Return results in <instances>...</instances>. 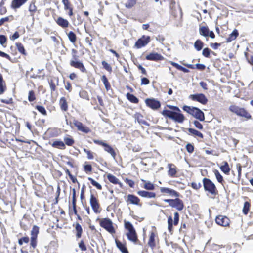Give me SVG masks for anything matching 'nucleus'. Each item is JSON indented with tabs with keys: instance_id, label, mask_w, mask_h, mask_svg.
Segmentation results:
<instances>
[{
	"instance_id": "1",
	"label": "nucleus",
	"mask_w": 253,
	"mask_h": 253,
	"mask_svg": "<svg viewBox=\"0 0 253 253\" xmlns=\"http://www.w3.org/2000/svg\"><path fill=\"white\" fill-rule=\"evenodd\" d=\"M125 228L128 230V232L126 234L128 239L133 242L137 241V237L135 230L132 224L128 221H125Z\"/></svg>"
},
{
	"instance_id": "2",
	"label": "nucleus",
	"mask_w": 253,
	"mask_h": 253,
	"mask_svg": "<svg viewBox=\"0 0 253 253\" xmlns=\"http://www.w3.org/2000/svg\"><path fill=\"white\" fill-rule=\"evenodd\" d=\"M163 114L169 118L179 123H182L184 117L180 112H162Z\"/></svg>"
},
{
	"instance_id": "3",
	"label": "nucleus",
	"mask_w": 253,
	"mask_h": 253,
	"mask_svg": "<svg viewBox=\"0 0 253 253\" xmlns=\"http://www.w3.org/2000/svg\"><path fill=\"white\" fill-rule=\"evenodd\" d=\"M204 189L212 194H216L217 192L214 183L209 179L204 178L203 180Z\"/></svg>"
},
{
	"instance_id": "4",
	"label": "nucleus",
	"mask_w": 253,
	"mask_h": 253,
	"mask_svg": "<svg viewBox=\"0 0 253 253\" xmlns=\"http://www.w3.org/2000/svg\"><path fill=\"white\" fill-rule=\"evenodd\" d=\"M100 225L105 228L110 233H114L115 230L113 227V223L109 218H103L100 220Z\"/></svg>"
},
{
	"instance_id": "5",
	"label": "nucleus",
	"mask_w": 253,
	"mask_h": 253,
	"mask_svg": "<svg viewBox=\"0 0 253 253\" xmlns=\"http://www.w3.org/2000/svg\"><path fill=\"white\" fill-rule=\"evenodd\" d=\"M164 201L168 203L170 206L176 208L178 211H181L184 207L182 201L178 198L175 199H165Z\"/></svg>"
},
{
	"instance_id": "6",
	"label": "nucleus",
	"mask_w": 253,
	"mask_h": 253,
	"mask_svg": "<svg viewBox=\"0 0 253 253\" xmlns=\"http://www.w3.org/2000/svg\"><path fill=\"white\" fill-rule=\"evenodd\" d=\"M94 142L97 144L100 145L104 147V150L110 154V155L115 158L116 157V153L113 148L108 144L104 142L101 140H94Z\"/></svg>"
},
{
	"instance_id": "7",
	"label": "nucleus",
	"mask_w": 253,
	"mask_h": 253,
	"mask_svg": "<svg viewBox=\"0 0 253 253\" xmlns=\"http://www.w3.org/2000/svg\"><path fill=\"white\" fill-rule=\"evenodd\" d=\"M90 204L94 212L97 213L100 212V206L98 200L93 194L90 195Z\"/></svg>"
},
{
	"instance_id": "8",
	"label": "nucleus",
	"mask_w": 253,
	"mask_h": 253,
	"mask_svg": "<svg viewBox=\"0 0 253 253\" xmlns=\"http://www.w3.org/2000/svg\"><path fill=\"white\" fill-rule=\"evenodd\" d=\"M150 42V37L143 36L141 38L139 39L135 44V47L137 48H140Z\"/></svg>"
},
{
	"instance_id": "9",
	"label": "nucleus",
	"mask_w": 253,
	"mask_h": 253,
	"mask_svg": "<svg viewBox=\"0 0 253 253\" xmlns=\"http://www.w3.org/2000/svg\"><path fill=\"white\" fill-rule=\"evenodd\" d=\"M216 223L222 226H228L229 225L230 220L225 216L219 215L215 219Z\"/></svg>"
},
{
	"instance_id": "10",
	"label": "nucleus",
	"mask_w": 253,
	"mask_h": 253,
	"mask_svg": "<svg viewBox=\"0 0 253 253\" xmlns=\"http://www.w3.org/2000/svg\"><path fill=\"white\" fill-rule=\"evenodd\" d=\"M146 104L152 109L156 110L160 107V103L155 99H147L145 100Z\"/></svg>"
},
{
	"instance_id": "11",
	"label": "nucleus",
	"mask_w": 253,
	"mask_h": 253,
	"mask_svg": "<svg viewBox=\"0 0 253 253\" xmlns=\"http://www.w3.org/2000/svg\"><path fill=\"white\" fill-rule=\"evenodd\" d=\"M190 97L192 100L197 101L204 104L207 102V99L203 94L190 95Z\"/></svg>"
},
{
	"instance_id": "12",
	"label": "nucleus",
	"mask_w": 253,
	"mask_h": 253,
	"mask_svg": "<svg viewBox=\"0 0 253 253\" xmlns=\"http://www.w3.org/2000/svg\"><path fill=\"white\" fill-rule=\"evenodd\" d=\"M62 2L64 5V10L68 11L69 16H72L73 15V7L69 0H62Z\"/></svg>"
},
{
	"instance_id": "13",
	"label": "nucleus",
	"mask_w": 253,
	"mask_h": 253,
	"mask_svg": "<svg viewBox=\"0 0 253 253\" xmlns=\"http://www.w3.org/2000/svg\"><path fill=\"white\" fill-rule=\"evenodd\" d=\"M146 59L148 60L159 61L163 60L164 58L157 53H151L146 56Z\"/></svg>"
},
{
	"instance_id": "14",
	"label": "nucleus",
	"mask_w": 253,
	"mask_h": 253,
	"mask_svg": "<svg viewBox=\"0 0 253 253\" xmlns=\"http://www.w3.org/2000/svg\"><path fill=\"white\" fill-rule=\"evenodd\" d=\"M74 125L77 127L78 129L86 133L90 131L88 127L83 125L82 123L77 121H74Z\"/></svg>"
},
{
	"instance_id": "15",
	"label": "nucleus",
	"mask_w": 253,
	"mask_h": 253,
	"mask_svg": "<svg viewBox=\"0 0 253 253\" xmlns=\"http://www.w3.org/2000/svg\"><path fill=\"white\" fill-rule=\"evenodd\" d=\"M127 198V202H129V203L134 205H141V204H139V199L136 196L132 194H128Z\"/></svg>"
},
{
	"instance_id": "16",
	"label": "nucleus",
	"mask_w": 253,
	"mask_h": 253,
	"mask_svg": "<svg viewBox=\"0 0 253 253\" xmlns=\"http://www.w3.org/2000/svg\"><path fill=\"white\" fill-rule=\"evenodd\" d=\"M70 64L71 66L79 69L82 72H84L85 70V68L83 64L80 61L71 60Z\"/></svg>"
},
{
	"instance_id": "17",
	"label": "nucleus",
	"mask_w": 253,
	"mask_h": 253,
	"mask_svg": "<svg viewBox=\"0 0 253 253\" xmlns=\"http://www.w3.org/2000/svg\"><path fill=\"white\" fill-rule=\"evenodd\" d=\"M168 168H169L168 175L170 177L175 176L177 173L176 166L173 164H169L168 165Z\"/></svg>"
},
{
	"instance_id": "18",
	"label": "nucleus",
	"mask_w": 253,
	"mask_h": 253,
	"mask_svg": "<svg viewBox=\"0 0 253 253\" xmlns=\"http://www.w3.org/2000/svg\"><path fill=\"white\" fill-rule=\"evenodd\" d=\"M160 191L162 193H167L172 196L178 197L179 194L175 190L170 189L168 188L162 187L160 188Z\"/></svg>"
},
{
	"instance_id": "19",
	"label": "nucleus",
	"mask_w": 253,
	"mask_h": 253,
	"mask_svg": "<svg viewBox=\"0 0 253 253\" xmlns=\"http://www.w3.org/2000/svg\"><path fill=\"white\" fill-rule=\"evenodd\" d=\"M28 0H13L11 2V6L13 9L19 8L24 4Z\"/></svg>"
},
{
	"instance_id": "20",
	"label": "nucleus",
	"mask_w": 253,
	"mask_h": 253,
	"mask_svg": "<svg viewBox=\"0 0 253 253\" xmlns=\"http://www.w3.org/2000/svg\"><path fill=\"white\" fill-rule=\"evenodd\" d=\"M137 193L139 196L143 197L154 198L156 196V194L154 192L144 190L139 191Z\"/></svg>"
},
{
	"instance_id": "21",
	"label": "nucleus",
	"mask_w": 253,
	"mask_h": 253,
	"mask_svg": "<svg viewBox=\"0 0 253 253\" xmlns=\"http://www.w3.org/2000/svg\"><path fill=\"white\" fill-rule=\"evenodd\" d=\"M56 21L58 25L63 28L68 27L69 25V22L66 19L61 17H58Z\"/></svg>"
},
{
	"instance_id": "22",
	"label": "nucleus",
	"mask_w": 253,
	"mask_h": 253,
	"mask_svg": "<svg viewBox=\"0 0 253 253\" xmlns=\"http://www.w3.org/2000/svg\"><path fill=\"white\" fill-rule=\"evenodd\" d=\"M107 177L110 182L115 184H118L120 185V187H122L121 183L119 181V179L115 176L111 174H108L107 175Z\"/></svg>"
},
{
	"instance_id": "23",
	"label": "nucleus",
	"mask_w": 253,
	"mask_h": 253,
	"mask_svg": "<svg viewBox=\"0 0 253 253\" xmlns=\"http://www.w3.org/2000/svg\"><path fill=\"white\" fill-rule=\"evenodd\" d=\"M117 247L122 252V253H128L126 246L124 244H122L120 241L116 240L115 241Z\"/></svg>"
},
{
	"instance_id": "24",
	"label": "nucleus",
	"mask_w": 253,
	"mask_h": 253,
	"mask_svg": "<svg viewBox=\"0 0 253 253\" xmlns=\"http://www.w3.org/2000/svg\"><path fill=\"white\" fill-rule=\"evenodd\" d=\"M199 33L204 37H208L209 33L208 27L206 26H200L199 28Z\"/></svg>"
},
{
	"instance_id": "25",
	"label": "nucleus",
	"mask_w": 253,
	"mask_h": 253,
	"mask_svg": "<svg viewBox=\"0 0 253 253\" xmlns=\"http://www.w3.org/2000/svg\"><path fill=\"white\" fill-rule=\"evenodd\" d=\"M190 114L200 121H203L205 119L203 112H191Z\"/></svg>"
},
{
	"instance_id": "26",
	"label": "nucleus",
	"mask_w": 253,
	"mask_h": 253,
	"mask_svg": "<svg viewBox=\"0 0 253 253\" xmlns=\"http://www.w3.org/2000/svg\"><path fill=\"white\" fill-rule=\"evenodd\" d=\"M6 88L2 75L0 73V94L3 93Z\"/></svg>"
},
{
	"instance_id": "27",
	"label": "nucleus",
	"mask_w": 253,
	"mask_h": 253,
	"mask_svg": "<svg viewBox=\"0 0 253 253\" xmlns=\"http://www.w3.org/2000/svg\"><path fill=\"white\" fill-rule=\"evenodd\" d=\"M61 109L63 111H66L68 108V105L66 100L64 97H62L59 102Z\"/></svg>"
},
{
	"instance_id": "28",
	"label": "nucleus",
	"mask_w": 253,
	"mask_h": 253,
	"mask_svg": "<svg viewBox=\"0 0 253 253\" xmlns=\"http://www.w3.org/2000/svg\"><path fill=\"white\" fill-rule=\"evenodd\" d=\"M75 229L76 231V237L78 238H80L81 237L83 230L81 226L78 223H76L75 224Z\"/></svg>"
},
{
	"instance_id": "29",
	"label": "nucleus",
	"mask_w": 253,
	"mask_h": 253,
	"mask_svg": "<svg viewBox=\"0 0 253 253\" xmlns=\"http://www.w3.org/2000/svg\"><path fill=\"white\" fill-rule=\"evenodd\" d=\"M238 116L244 118L245 120L251 118V115L248 112H234Z\"/></svg>"
},
{
	"instance_id": "30",
	"label": "nucleus",
	"mask_w": 253,
	"mask_h": 253,
	"mask_svg": "<svg viewBox=\"0 0 253 253\" xmlns=\"http://www.w3.org/2000/svg\"><path fill=\"white\" fill-rule=\"evenodd\" d=\"M155 234L153 232H151L150 236L149 242H148V245L152 248L154 246H155Z\"/></svg>"
},
{
	"instance_id": "31",
	"label": "nucleus",
	"mask_w": 253,
	"mask_h": 253,
	"mask_svg": "<svg viewBox=\"0 0 253 253\" xmlns=\"http://www.w3.org/2000/svg\"><path fill=\"white\" fill-rule=\"evenodd\" d=\"M238 35V32L236 29H235L232 33L229 35V38L227 39V42H230L235 40Z\"/></svg>"
},
{
	"instance_id": "32",
	"label": "nucleus",
	"mask_w": 253,
	"mask_h": 253,
	"mask_svg": "<svg viewBox=\"0 0 253 253\" xmlns=\"http://www.w3.org/2000/svg\"><path fill=\"white\" fill-rule=\"evenodd\" d=\"M52 146L60 148V149H64L65 148V144L62 141H54L52 144Z\"/></svg>"
},
{
	"instance_id": "33",
	"label": "nucleus",
	"mask_w": 253,
	"mask_h": 253,
	"mask_svg": "<svg viewBox=\"0 0 253 253\" xmlns=\"http://www.w3.org/2000/svg\"><path fill=\"white\" fill-rule=\"evenodd\" d=\"M203 45L204 44L201 40H197L194 43V47L197 51H200L203 48Z\"/></svg>"
},
{
	"instance_id": "34",
	"label": "nucleus",
	"mask_w": 253,
	"mask_h": 253,
	"mask_svg": "<svg viewBox=\"0 0 253 253\" xmlns=\"http://www.w3.org/2000/svg\"><path fill=\"white\" fill-rule=\"evenodd\" d=\"M188 131L193 135L198 136L201 138H203V134L200 132L197 131V130L190 128L188 129Z\"/></svg>"
},
{
	"instance_id": "35",
	"label": "nucleus",
	"mask_w": 253,
	"mask_h": 253,
	"mask_svg": "<svg viewBox=\"0 0 253 253\" xmlns=\"http://www.w3.org/2000/svg\"><path fill=\"white\" fill-rule=\"evenodd\" d=\"M68 37L70 41L72 43H75L76 41V35L72 31H70L68 34Z\"/></svg>"
},
{
	"instance_id": "36",
	"label": "nucleus",
	"mask_w": 253,
	"mask_h": 253,
	"mask_svg": "<svg viewBox=\"0 0 253 253\" xmlns=\"http://www.w3.org/2000/svg\"><path fill=\"white\" fill-rule=\"evenodd\" d=\"M136 3V0H127L125 3V7L127 8H131L133 7Z\"/></svg>"
},
{
	"instance_id": "37",
	"label": "nucleus",
	"mask_w": 253,
	"mask_h": 253,
	"mask_svg": "<svg viewBox=\"0 0 253 253\" xmlns=\"http://www.w3.org/2000/svg\"><path fill=\"white\" fill-rule=\"evenodd\" d=\"M144 181L145 182V184L144 185L143 187L145 189H146L147 190H153L154 189L155 186L152 183H151L149 181Z\"/></svg>"
},
{
	"instance_id": "38",
	"label": "nucleus",
	"mask_w": 253,
	"mask_h": 253,
	"mask_svg": "<svg viewBox=\"0 0 253 253\" xmlns=\"http://www.w3.org/2000/svg\"><path fill=\"white\" fill-rule=\"evenodd\" d=\"M224 165L221 166L220 169L223 172L226 174H228L230 171V168L228 164L226 162H224Z\"/></svg>"
},
{
	"instance_id": "39",
	"label": "nucleus",
	"mask_w": 253,
	"mask_h": 253,
	"mask_svg": "<svg viewBox=\"0 0 253 253\" xmlns=\"http://www.w3.org/2000/svg\"><path fill=\"white\" fill-rule=\"evenodd\" d=\"M126 97L129 101L133 103H136L138 102V99L133 94L128 93L126 94Z\"/></svg>"
},
{
	"instance_id": "40",
	"label": "nucleus",
	"mask_w": 253,
	"mask_h": 253,
	"mask_svg": "<svg viewBox=\"0 0 253 253\" xmlns=\"http://www.w3.org/2000/svg\"><path fill=\"white\" fill-rule=\"evenodd\" d=\"M39 233V227L37 226H34L33 227L32 230H31V237L37 238V235Z\"/></svg>"
},
{
	"instance_id": "41",
	"label": "nucleus",
	"mask_w": 253,
	"mask_h": 253,
	"mask_svg": "<svg viewBox=\"0 0 253 253\" xmlns=\"http://www.w3.org/2000/svg\"><path fill=\"white\" fill-rule=\"evenodd\" d=\"M101 80L105 85L106 90H108L109 88H110V85L105 75L102 76Z\"/></svg>"
},
{
	"instance_id": "42",
	"label": "nucleus",
	"mask_w": 253,
	"mask_h": 253,
	"mask_svg": "<svg viewBox=\"0 0 253 253\" xmlns=\"http://www.w3.org/2000/svg\"><path fill=\"white\" fill-rule=\"evenodd\" d=\"M135 120H137L139 123L145 124V121L143 119V116L139 113H137L135 115Z\"/></svg>"
},
{
	"instance_id": "43",
	"label": "nucleus",
	"mask_w": 253,
	"mask_h": 253,
	"mask_svg": "<svg viewBox=\"0 0 253 253\" xmlns=\"http://www.w3.org/2000/svg\"><path fill=\"white\" fill-rule=\"evenodd\" d=\"M88 179L90 181L91 183L94 186H95L98 189L101 190L102 189L101 185L95 181L94 179H93L91 177H88Z\"/></svg>"
},
{
	"instance_id": "44",
	"label": "nucleus",
	"mask_w": 253,
	"mask_h": 253,
	"mask_svg": "<svg viewBox=\"0 0 253 253\" xmlns=\"http://www.w3.org/2000/svg\"><path fill=\"white\" fill-rule=\"evenodd\" d=\"M16 46L19 52L21 53L24 55H26L24 46L21 43H16Z\"/></svg>"
},
{
	"instance_id": "45",
	"label": "nucleus",
	"mask_w": 253,
	"mask_h": 253,
	"mask_svg": "<svg viewBox=\"0 0 253 253\" xmlns=\"http://www.w3.org/2000/svg\"><path fill=\"white\" fill-rule=\"evenodd\" d=\"M250 204L248 202H246L244 203V207L243 209V212L245 214H247L250 209Z\"/></svg>"
},
{
	"instance_id": "46",
	"label": "nucleus",
	"mask_w": 253,
	"mask_h": 253,
	"mask_svg": "<svg viewBox=\"0 0 253 253\" xmlns=\"http://www.w3.org/2000/svg\"><path fill=\"white\" fill-rule=\"evenodd\" d=\"M214 172L218 181L220 183H222V182L223 181V177L220 174L219 171L217 170H215L214 171Z\"/></svg>"
},
{
	"instance_id": "47",
	"label": "nucleus",
	"mask_w": 253,
	"mask_h": 253,
	"mask_svg": "<svg viewBox=\"0 0 253 253\" xmlns=\"http://www.w3.org/2000/svg\"><path fill=\"white\" fill-rule=\"evenodd\" d=\"M172 222H173V219L172 218V217L170 216H169L168 217V229L169 232H171L172 229Z\"/></svg>"
},
{
	"instance_id": "48",
	"label": "nucleus",
	"mask_w": 253,
	"mask_h": 253,
	"mask_svg": "<svg viewBox=\"0 0 253 253\" xmlns=\"http://www.w3.org/2000/svg\"><path fill=\"white\" fill-rule=\"evenodd\" d=\"M36 99L35 93L33 90H31L29 92L28 94V100L29 101L32 102L35 100Z\"/></svg>"
},
{
	"instance_id": "49",
	"label": "nucleus",
	"mask_w": 253,
	"mask_h": 253,
	"mask_svg": "<svg viewBox=\"0 0 253 253\" xmlns=\"http://www.w3.org/2000/svg\"><path fill=\"white\" fill-rule=\"evenodd\" d=\"M183 109L184 110V111H201L198 108L195 107H192L191 108V107L188 106H184L183 107Z\"/></svg>"
},
{
	"instance_id": "50",
	"label": "nucleus",
	"mask_w": 253,
	"mask_h": 253,
	"mask_svg": "<svg viewBox=\"0 0 253 253\" xmlns=\"http://www.w3.org/2000/svg\"><path fill=\"white\" fill-rule=\"evenodd\" d=\"M102 65L103 66V67L108 72H111L112 71L111 67L106 61H103L102 62Z\"/></svg>"
},
{
	"instance_id": "51",
	"label": "nucleus",
	"mask_w": 253,
	"mask_h": 253,
	"mask_svg": "<svg viewBox=\"0 0 253 253\" xmlns=\"http://www.w3.org/2000/svg\"><path fill=\"white\" fill-rule=\"evenodd\" d=\"M64 141L67 145L71 146L74 142L73 139L70 137H66L64 138Z\"/></svg>"
},
{
	"instance_id": "52",
	"label": "nucleus",
	"mask_w": 253,
	"mask_h": 253,
	"mask_svg": "<svg viewBox=\"0 0 253 253\" xmlns=\"http://www.w3.org/2000/svg\"><path fill=\"white\" fill-rule=\"evenodd\" d=\"M211 50L208 48H205L203 50L202 55L206 57H209Z\"/></svg>"
},
{
	"instance_id": "53",
	"label": "nucleus",
	"mask_w": 253,
	"mask_h": 253,
	"mask_svg": "<svg viewBox=\"0 0 253 253\" xmlns=\"http://www.w3.org/2000/svg\"><path fill=\"white\" fill-rule=\"evenodd\" d=\"M37 10V8L35 5L34 3H31L29 7V11L31 12V16H33L32 12H35Z\"/></svg>"
},
{
	"instance_id": "54",
	"label": "nucleus",
	"mask_w": 253,
	"mask_h": 253,
	"mask_svg": "<svg viewBox=\"0 0 253 253\" xmlns=\"http://www.w3.org/2000/svg\"><path fill=\"white\" fill-rule=\"evenodd\" d=\"M37 238L31 237V246L32 247L33 249H35L37 245Z\"/></svg>"
},
{
	"instance_id": "55",
	"label": "nucleus",
	"mask_w": 253,
	"mask_h": 253,
	"mask_svg": "<svg viewBox=\"0 0 253 253\" xmlns=\"http://www.w3.org/2000/svg\"><path fill=\"white\" fill-rule=\"evenodd\" d=\"M179 221V214L178 212H175L174 214V221L173 224L174 225H177Z\"/></svg>"
},
{
	"instance_id": "56",
	"label": "nucleus",
	"mask_w": 253,
	"mask_h": 253,
	"mask_svg": "<svg viewBox=\"0 0 253 253\" xmlns=\"http://www.w3.org/2000/svg\"><path fill=\"white\" fill-rule=\"evenodd\" d=\"M191 186L193 188L198 190L201 187V184L199 182H192L191 183Z\"/></svg>"
},
{
	"instance_id": "57",
	"label": "nucleus",
	"mask_w": 253,
	"mask_h": 253,
	"mask_svg": "<svg viewBox=\"0 0 253 253\" xmlns=\"http://www.w3.org/2000/svg\"><path fill=\"white\" fill-rule=\"evenodd\" d=\"M79 248L81 249V250L83 251H84L86 250V247L83 240H82L79 243Z\"/></svg>"
},
{
	"instance_id": "58",
	"label": "nucleus",
	"mask_w": 253,
	"mask_h": 253,
	"mask_svg": "<svg viewBox=\"0 0 253 253\" xmlns=\"http://www.w3.org/2000/svg\"><path fill=\"white\" fill-rule=\"evenodd\" d=\"M186 148L187 151L190 153H192L194 151V147L191 144H187L186 146Z\"/></svg>"
},
{
	"instance_id": "59",
	"label": "nucleus",
	"mask_w": 253,
	"mask_h": 253,
	"mask_svg": "<svg viewBox=\"0 0 253 253\" xmlns=\"http://www.w3.org/2000/svg\"><path fill=\"white\" fill-rule=\"evenodd\" d=\"M7 39L4 35H0V43L3 45L6 42Z\"/></svg>"
},
{
	"instance_id": "60",
	"label": "nucleus",
	"mask_w": 253,
	"mask_h": 253,
	"mask_svg": "<svg viewBox=\"0 0 253 253\" xmlns=\"http://www.w3.org/2000/svg\"><path fill=\"white\" fill-rule=\"evenodd\" d=\"M195 66L197 69H199L200 70H204L206 68L205 65L200 63H197L195 65Z\"/></svg>"
},
{
	"instance_id": "61",
	"label": "nucleus",
	"mask_w": 253,
	"mask_h": 253,
	"mask_svg": "<svg viewBox=\"0 0 253 253\" xmlns=\"http://www.w3.org/2000/svg\"><path fill=\"white\" fill-rule=\"evenodd\" d=\"M195 126L198 129H202L203 128L202 125L197 121H195L193 122Z\"/></svg>"
},
{
	"instance_id": "62",
	"label": "nucleus",
	"mask_w": 253,
	"mask_h": 253,
	"mask_svg": "<svg viewBox=\"0 0 253 253\" xmlns=\"http://www.w3.org/2000/svg\"><path fill=\"white\" fill-rule=\"evenodd\" d=\"M84 170L86 172H90L92 170V167L90 165H86L84 167Z\"/></svg>"
},
{
	"instance_id": "63",
	"label": "nucleus",
	"mask_w": 253,
	"mask_h": 253,
	"mask_svg": "<svg viewBox=\"0 0 253 253\" xmlns=\"http://www.w3.org/2000/svg\"><path fill=\"white\" fill-rule=\"evenodd\" d=\"M0 56L3 57H5L9 60L11 59V58L9 55L1 51H0Z\"/></svg>"
},
{
	"instance_id": "64",
	"label": "nucleus",
	"mask_w": 253,
	"mask_h": 253,
	"mask_svg": "<svg viewBox=\"0 0 253 253\" xmlns=\"http://www.w3.org/2000/svg\"><path fill=\"white\" fill-rule=\"evenodd\" d=\"M149 80L146 78H143L141 79V84L147 85L149 83Z\"/></svg>"
}]
</instances>
